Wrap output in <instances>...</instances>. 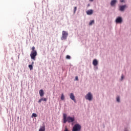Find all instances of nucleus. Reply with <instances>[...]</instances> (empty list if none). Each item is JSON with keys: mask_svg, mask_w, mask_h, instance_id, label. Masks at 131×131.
<instances>
[{"mask_svg": "<svg viewBox=\"0 0 131 131\" xmlns=\"http://www.w3.org/2000/svg\"><path fill=\"white\" fill-rule=\"evenodd\" d=\"M75 120V119L74 117H67V116L66 115V114H63V123H66L67 122H69V123H70V122H73Z\"/></svg>", "mask_w": 131, "mask_h": 131, "instance_id": "f257e3e1", "label": "nucleus"}, {"mask_svg": "<svg viewBox=\"0 0 131 131\" xmlns=\"http://www.w3.org/2000/svg\"><path fill=\"white\" fill-rule=\"evenodd\" d=\"M37 56V52L35 50V47H33L32 48V52L30 54V57L32 60H35V57Z\"/></svg>", "mask_w": 131, "mask_h": 131, "instance_id": "f03ea898", "label": "nucleus"}, {"mask_svg": "<svg viewBox=\"0 0 131 131\" xmlns=\"http://www.w3.org/2000/svg\"><path fill=\"white\" fill-rule=\"evenodd\" d=\"M68 36V32L62 31V37H61V40H65V39H67V37Z\"/></svg>", "mask_w": 131, "mask_h": 131, "instance_id": "7ed1b4c3", "label": "nucleus"}, {"mask_svg": "<svg viewBox=\"0 0 131 131\" xmlns=\"http://www.w3.org/2000/svg\"><path fill=\"white\" fill-rule=\"evenodd\" d=\"M81 129V126L78 124H76L73 127L72 131H80Z\"/></svg>", "mask_w": 131, "mask_h": 131, "instance_id": "20e7f679", "label": "nucleus"}, {"mask_svg": "<svg viewBox=\"0 0 131 131\" xmlns=\"http://www.w3.org/2000/svg\"><path fill=\"white\" fill-rule=\"evenodd\" d=\"M85 99L89 101H92V100H93V95H92V93H91V92L88 93V94L85 96Z\"/></svg>", "mask_w": 131, "mask_h": 131, "instance_id": "39448f33", "label": "nucleus"}, {"mask_svg": "<svg viewBox=\"0 0 131 131\" xmlns=\"http://www.w3.org/2000/svg\"><path fill=\"white\" fill-rule=\"evenodd\" d=\"M70 98L72 101H74V103H76V100L75 99V96H74V94H73L72 93H71L70 94Z\"/></svg>", "mask_w": 131, "mask_h": 131, "instance_id": "423d86ee", "label": "nucleus"}, {"mask_svg": "<svg viewBox=\"0 0 131 131\" xmlns=\"http://www.w3.org/2000/svg\"><path fill=\"white\" fill-rule=\"evenodd\" d=\"M116 22V23H121V22H122V18L120 17L117 18Z\"/></svg>", "mask_w": 131, "mask_h": 131, "instance_id": "0eeeda50", "label": "nucleus"}, {"mask_svg": "<svg viewBox=\"0 0 131 131\" xmlns=\"http://www.w3.org/2000/svg\"><path fill=\"white\" fill-rule=\"evenodd\" d=\"M39 94L40 97H43V96L45 95V92H43V90H40L39 91Z\"/></svg>", "mask_w": 131, "mask_h": 131, "instance_id": "6e6552de", "label": "nucleus"}, {"mask_svg": "<svg viewBox=\"0 0 131 131\" xmlns=\"http://www.w3.org/2000/svg\"><path fill=\"white\" fill-rule=\"evenodd\" d=\"M98 63L99 62H98V60L97 59L93 60V64L94 65V66H97V65H98Z\"/></svg>", "mask_w": 131, "mask_h": 131, "instance_id": "1a4fd4ad", "label": "nucleus"}, {"mask_svg": "<svg viewBox=\"0 0 131 131\" xmlns=\"http://www.w3.org/2000/svg\"><path fill=\"white\" fill-rule=\"evenodd\" d=\"M119 8L120 11H124V9L126 8V5L121 6Z\"/></svg>", "mask_w": 131, "mask_h": 131, "instance_id": "9d476101", "label": "nucleus"}, {"mask_svg": "<svg viewBox=\"0 0 131 131\" xmlns=\"http://www.w3.org/2000/svg\"><path fill=\"white\" fill-rule=\"evenodd\" d=\"M39 131H46V126H41L39 129Z\"/></svg>", "mask_w": 131, "mask_h": 131, "instance_id": "9b49d317", "label": "nucleus"}, {"mask_svg": "<svg viewBox=\"0 0 131 131\" xmlns=\"http://www.w3.org/2000/svg\"><path fill=\"white\" fill-rule=\"evenodd\" d=\"M117 1L116 0H112L111 2V5L113 7V6H114V5H115V4H116L117 3Z\"/></svg>", "mask_w": 131, "mask_h": 131, "instance_id": "f8f14e48", "label": "nucleus"}, {"mask_svg": "<svg viewBox=\"0 0 131 131\" xmlns=\"http://www.w3.org/2000/svg\"><path fill=\"white\" fill-rule=\"evenodd\" d=\"M87 15H92L93 14V10H89L86 12Z\"/></svg>", "mask_w": 131, "mask_h": 131, "instance_id": "ddd939ff", "label": "nucleus"}, {"mask_svg": "<svg viewBox=\"0 0 131 131\" xmlns=\"http://www.w3.org/2000/svg\"><path fill=\"white\" fill-rule=\"evenodd\" d=\"M94 23L95 21L94 20H91L89 23V25H93V24H94Z\"/></svg>", "mask_w": 131, "mask_h": 131, "instance_id": "4468645a", "label": "nucleus"}, {"mask_svg": "<svg viewBox=\"0 0 131 131\" xmlns=\"http://www.w3.org/2000/svg\"><path fill=\"white\" fill-rule=\"evenodd\" d=\"M32 117H37V115L35 113H33L32 114Z\"/></svg>", "mask_w": 131, "mask_h": 131, "instance_id": "2eb2a0df", "label": "nucleus"}, {"mask_svg": "<svg viewBox=\"0 0 131 131\" xmlns=\"http://www.w3.org/2000/svg\"><path fill=\"white\" fill-rule=\"evenodd\" d=\"M29 68H30V70H32V69H33V67L32 66V65L30 64L29 65Z\"/></svg>", "mask_w": 131, "mask_h": 131, "instance_id": "dca6fc26", "label": "nucleus"}, {"mask_svg": "<svg viewBox=\"0 0 131 131\" xmlns=\"http://www.w3.org/2000/svg\"><path fill=\"white\" fill-rule=\"evenodd\" d=\"M41 100H42V101H44L45 102H47V101H48V99L46 98H41Z\"/></svg>", "mask_w": 131, "mask_h": 131, "instance_id": "f3484780", "label": "nucleus"}, {"mask_svg": "<svg viewBox=\"0 0 131 131\" xmlns=\"http://www.w3.org/2000/svg\"><path fill=\"white\" fill-rule=\"evenodd\" d=\"M77 10V7H74V13L75 14V12H76V10Z\"/></svg>", "mask_w": 131, "mask_h": 131, "instance_id": "a211bd4d", "label": "nucleus"}, {"mask_svg": "<svg viewBox=\"0 0 131 131\" xmlns=\"http://www.w3.org/2000/svg\"><path fill=\"white\" fill-rule=\"evenodd\" d=\"M64 94H62L61 96V100H62L63 101V100H64Z\"/></svg>", "mask_w": 131, "mask_h": 131, "instance_id": "6ab92c4d", "label": "nucleus"}, {"mask_svg": "<svg viewBox=\"0 0 131 131\" xmlns=\"http://www.w3.org/2000/svg\"><path fill=\"white\" fill-rule=\"evenodd\" d=\"M117 101L120 102V98H119V97H117Z\"/></svg>", "mask_w": 131, "mask_h": 131, "instance_id": "aec40b11", "label": "nucleus"}, {"mask_svg": "<svg viewBox=\"0 0 131 131\" xmlns=\"http://www.w3.org/2000/svg\"><path fill=\"white\" fill-rule=\"evenodd\" d=\"M63 131H69V129L67 127H65V129Z\"/></svg>", "mask_w": 131, "mask_h": 131, "instance_id": "412c9836", "label": "nucleus"}, {"mask_svg": "<svg viewBox=\"0 0 131 131\" xmlns=\"http://www.w3.org/2000/svg\"><path fill=\"white\" fill-rule=\"evenodd\" d=\"M67 59H70L71 57H70V56L69 55H67V57H66Z\"/></svg>", "mask_w": 131, "mask_h": 131, "instance_id": "4be33fe9", "label": "nucleus"}, {"mask_svg": "<svg viewBox=\"0 0 131 131\" xmlns=\"http://www.w3.org/2000/svg\"><path fill=\"white\" fill-rule=\"evenodd\" d=\"M42 99H41V98L40 99H39V100H38V103H41V101H42Z\"/></svg>", "mask_w": 131, "mask_h": 131, "instance_id": "5701e85b", "label": "nucleus"}, {"mask_svg": "<svg viewBox=\"0 0 131 131\" xmlns=\"http://www.w3.org/2000/svg\"><path fill=\"white\" fill-rule=\"evenodd\" d=\"M124 77H123V75H122L121 76V80H122V79H123Z\"/></svg>", "mask_w": 131, "mask_h": 131, "instance_id": "b1692460", "label": "nucleus"}, {"mask_svg": "<svg viewBox=\"0 0 131 131\" xmlns=\"http://www.w3.org/2000/svg\"><path fill=\"white\" fill-rule=\"evenodd\" d=\"M75 79H76V80H78V77L77 76H76L75 77Z\"/></svg>", "mask_w": 131, "mask_h": 131, "instance_id": "393cba45", "label": "nucleus"}, {"mask_svg": "<svg viewBox=\"0 0 131 131\" xmlns=\"http://www.w3.org/2000/svg\"><path fill=\"white\" fill-rule=\"evenodd\" d=\"M121 3H123L124 2V0H120Z\"/></svg>", "mask_w": 131, "mask_h": 131, "instance_id": "a878e982", "label": "nucleus"}, {"mask_svg": "<svg viewBox=\"0 0 131 131\" xmlns=\"http://www.w3.org/2000/svg\"><path fill=\"white\" fill-rule=\"evenodd\" d=\"M90 2H94V0H89Z\"/></svg>", "mask_w": 131, "mask_h": 131, "instance_id": "bb28decb", "label": "nucleus"}]
</instances>
